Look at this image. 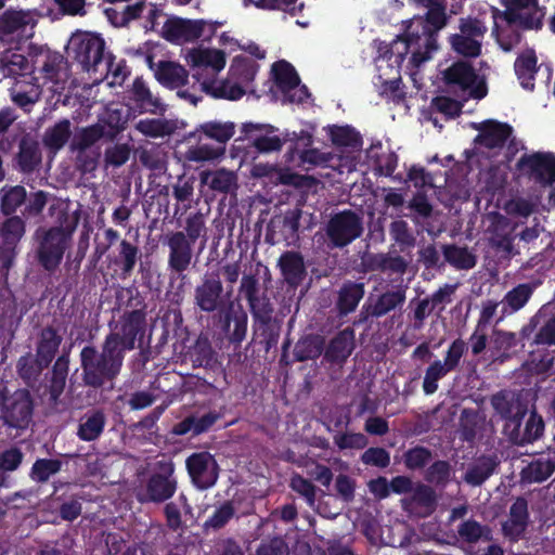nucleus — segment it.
<instances>
[{"label": "nucleus", "instance_id": "nucleus-43", "mask_svg": "<svg viewBox=\"0 0 555 555\" xmlns=\"http://www.w3.org/2000/svg\"><path fill=\"white\" fill-rule=\"evenodd\" d=\"M105 417L102 412H93L86 415L79 425L78 436L86 441H91L103 431Z\"/></svg>", "mask_w": 555, "mask_h": 555}, {"label": "nucleus", "instance_id": "nucleus-44", "mask_svg": "<svg viewBox=\"0 0 555 555\" xmlns=\"http://www.w3.org/2000/svg\"><path fill=\"white\" fill-rule=\"evenodd\" d=\"M241 292L245 295L255 314L267 315L269 309L267 304L261 302L257 297V280L253 275H244L241 281Z\"/></svg>", "mask_w": 555, "mask_h": 555}, {"label": "nucleus", "instance_id": "nucleus-52", "mask_svg": "<svg viewBox=\"0 0 555 555\" xmlns=\"http://www.w3.org/2000/svg\"><path fill=\"white\" fill-rule=\"evenodd\" d=\"M330 135L332 142L338 146H350L359 147L361 145V139L358 132L352 128L333 126L330 128Z\"/></svg>", "mask_w": 555, "mask_h": 555}, {"label": "nucleus", "instance_id": "nucleus-29", "mask_svg": "<svg viewBox=\"0 0 555 555\" xmlns=\"http://www.w3.org/2000/svg\"><path fill=\"white\" fill-rule=\"evenodd\" d=\"M534 285L531 283H522L508 291L501 301L502 318L519 311L526 306L532 296Z\"/></svg>", "mask_w": 555, "mask_h": 555}, {"label": "nucleus", "instance_id": "nucleus-34", "mask_svg": "<svg viewBox=\"0 0 555 555\" xmlns=\"http://www.w3.org/2000/svg\"><path fill=\"white\" fill-rule=\"evenodd\" d=\"M555 470V457H540L529 463L521 470V479L526 482H542Z\"/></svg>", "mask_w": 555, "mask_h": 555}, {"label": "nucleus", "instance_id": "nucleus-10", "mask_svg": "<svg viewBox=\"0 0 555 555\" xmlns=\"http://www.w3.org/2000/svg\"><path fill=\"white\" fill-rule=\"evenodd\" d=\"M276 92L281 93L283 102L302 103L309 93L306 86L300 85L299 77L294 67L280 61L272 66Z\"/></svg>", "mask_w": 555, "mask_h": 555}, {"label": "nucleus", "instance_id": "nucleus-26", "mask_svg": "<svg viewBox=\"0 0 555 555\" xmlns=\"http://www.w3.org/2000/svg\"><path fill=\"white\" fill-rule=\"evenodd\" d=\"M539 325L534 337L538 345H555V315L546 317L543 311H539L530 321L528 326L521 330V336L528 337L533 328Z\"/></svg>", "mask_w": 555, "mask_h": 555}, {"label": "nucleus", "instance_id": "nucleus-6", "mask_svg": "<svg viewBox=\"0 0 555 555\" xmlns=\"http://www.w3.org/2000/svg\"><path fill=\"white\" fill-rule=\"evenodd\" d=\"M74 227H55L41 231L37 255L46 270L52 271L59 267L65 250L69 247Z\"/></svg>", "mask_w": 555, "mask_h": 555}, {"label": "nucleus", "instance_id": "nucleus-11", "mask_svg": "<svg viewBox=\"0 0 555 555\" xmlns=\"http://www.w3.org/2000/svg\"><path fill=\"white\" fill-rule=\"evenodd\" d=\"M448 85L459 88L468 96L482 99L487 94L485 79L465 62H457L444 70Z\"/></svg>", "mask_w": 555, "mask_h": 555}, {"label": "nucleus", "instance_id": "nucleus-4", "mask_svg": "<svg viewBox=\"0 0 555 555\" xmlns=\"http://www.w3.org/2000/svg\"><path fill=\"white\" fill-rule=\"evenodd\" d=\"M145 315L139 310L125 313L114 325L105 340L125 357V352L135 348V341L141 340L145 332Z\"/></svg>", "mask_w": 555, "mask_h": 555}, {"label": "nucleus", "instance_id": "nucleus-22", "mask_svg": "<svg viewBox=\"0 0 555 555\" xmlns=\"http://www.w3.org/2000/svg\"><path fill=\"white\" fill-rule=\"evenodd\" d=\"M197 77L199 78L202 90L217 99L235 101L248 92L246 89H244L243 85H240L229 76L224 80H218L217 77L212 80H209L202 74H198Z\"/></svg>", "mask_w": 555, "mask_h": 555}, {"label": "nucleus", "instance_id": "nucleus-18", "mask_svg": "<svg viewBox=\"0 0 555 555\" xmlns=\"http://www.w3.org/2000/svg\"><path fill=\"white\" fill-rule=\"evenodd\" d=\"M41 87L37 83V78L23 76L17 79L10 88L12 102L25 112H30L33 106L41 98Z\"/></svg>", "mask_w": 555, "mask_h": 555}, {"label": "nucleus", "instance_id": "nucleus-40", "mask_svg": "<svg viewBox=\"0 0 555 555\" xmlns=\"http://www.w3.org/2000/svg\"><path fill=\"white\" fill-rule=\"evenodd\" d=\"M26 201V190L22 185L0 189V208L5 215L14 212Z\"/></svg>", "mask_w": 555, "mask_h": 555}, {"label": "nucleus", "instance_id": "nucleus-7", "mask_svg": "<svg viewBox=\"0 0 555 555\" xmlns=\"http://www.w3.org/2000/svg\"><path fill=\"white\" fill-rule=\"evenodd\" d=\"M185 61L193 69V78L199 83L198 74L209 80L218 77L227 64V55L220 49L197 47L188 50Z\"/></svg>", "mask_w": 555, "mask_h": 555}, {"label": "nucleus", "instance_id": "nucleus-3", "mask_svg": "<svg viewBox=\"0 0 555 555\" xmlns=\"http://www.w3.org/2000/svg\"><path fill=\"white\" fill-rule=\"evenodd\" d=\"M501 3L506 8L505 12L495 8L491 9L495 35H499L505 25L515 24L526 28L540 27L543 13L538 7L537 0H501Z\"/></svg>", "mask_w": 555, "mask_h": 555}, {"label": "nucleus", "instance_id": "nucleus-27", "mask_svg": "<svg viewBox=\"0 0 555 555\" xmlns=\"http://www.w3.org/2000/svg\"><path fill=\"white\" fill-rule=\"evenodd\" d=\"M353 348V332L344 330L330 341L324 358L330 362L341 363L351 354Z\"/></svg>", "mask_w": 555, "mask_h": 555}, {"label": "nucleus", "instance_id": "nucleus-16", "mask_svg": "<svg viewBox=\"0 0 555 555\" xmlns=\"http://www.w3.org/2000/svg\"><path fill=\"white\" fill-rule=\"evenodd\" d=\"M242 131L245 139L251 141L259 152L268 153L282 147V140L270 125L245 122L242 126Z\"/></svg>", "mask_w": 555, "mask_h": 555}, {"label": "nucleus", "instance_id": "nucleus-17", "mask_svg": "<svg viewBox=\"0 0 555 555\" xmlns=\"http://www.w3.org/2000/svg\"><path fill=\"white\" fill-rule=\"evenodd\" d=\"M41 79L44 85H50V90L54 93H61L65 90L69 78V67L67 62L61 55L49 56L40 70Z\"/></svg>", "mask_w": 555, "mask_h": 555}, {"label": "nucleus", "instance_id": "nucleus-63", "mask_svg": "<svg viewBox=\"0 0 555 555\" xmlns=\"http://www.w3.org/2000/svg\"><path fill=\"white\" fill-rule=\"evenodd\" d=\"M390 235L402 246H413L415 243L414 236L409 232L408 223L403 220H397L390 224Z\"/></svg>", "mask_w": 555, "mask_h": 555}, {"label": "nucleus", "instance_id": "nucleus-30", "mask_svg": "<svg viewBox=\"0 0 555 555\" xmlns=\"http://www.w3.org/2000/svg\"><path fill=\"white\" fill-rule=\"evenodd\" d=\"M4 406L5 420L11 426L23 427L28 423L31 408L26 395L18 393L13 400L5 401Z\"/></svg>", "mask_w": 555, "mask_h": 555}, {"label": "nucleus", "instance_id": "nucleus-57", "mask_svg": "<svg viewBox=\"0 0 555 555\" xmlns=\"http://www.w3.org/2000/svg\"><path fill=\"white\" fill-rule=\"evenodd\" d=\"M60 469L61 462L57 460H38L31 468V478L38 482H44Z\"/></svg>", "mask_w": 555, "mask_h": 555}, {"label": "nucleus", "instance_id": "nucleus-24", "mask_svg": "<svg viewBox=\"0 0 555 555\" xmlns=\"http://www.w3.org/2000/svg\"><path fill=\"white\" fill-rule=\"evenodd\" d=\"M479 129L480 133L475 140L478 150L502 147L512 132L509 126L495 121H487Z\"/></svg>", "mask_w": 555, "mask_h": 555}, {"label": "nucleus", "instance_id": "nucleus-37", "mask_svg": "<svg viewBox=\"0 0 555 555\" xmlns=\"http://www.w3.org/2000/svg\"><path fill=\"white\" fill-rule=\"evenodd\" d=\"M135 129L146 137L163 138L172 134L177 129V124L168 119L146 118L137 122Z\"/></svg>", "mask_w": 555, "mask_h": 555}, {"label": "nucleus", "instance_id": "nucleus-20", "mask_svg": "<svg viewBox=\"0 0 555 555\" xmlns=\"http://www.w3.org/2000/svg\"><path fill=\"white\" fill-rule=\"evenodd\" d=\"M519 165L538 181L555 182V157L552 154L535 153L522 156Z\"/></svg>", "mask_w": 555, "mask_h": 555}, {"label": "nucleus", "instance_id": "nucleus-28", "mask_svg": "<svg viewBox=\"0 0 555 555\" xmlns=\"http://www.w3.org/2000/svg\"><path fill=\"white\" fill-rule=\"evenodd\" d=\"M528 505L526 500L517 499L509 509V517L503 525V530L513 540L518 539L526 530Z\"/></svg>", "mask_w": 555, "mask_h": 555}, {"label": "nucleus", "instance_id": "nucleus-45", "mask_svg": "<svg viewBox=\"0 0 555 555\" xmlns=\"http://www.w3.org/2000/svg\"><path fill=\"white\" fill-rule=\"evenodd\" d=\"M29 69L28 60L21 53L5 51L1 57V70L4 76H24Z\"/></svg>", "mask_w": 555, "mask_h": 555}, {"label": "nucleus", "instance_id": "nucleus-12", "mask_svg": "<svg viewBox=\"0 0 555 555\" xmlns=\"http://www.w3.org/2000/svg\"><path fill=\"white\" fill-rule=\"evenodd\" d=\"M186 468L193 483L198 489L212 487L218 479V465L208 452L194 453L186 460Z\"/></svg>", "mask_w": 555, "mask_h": 555}, {"label": "nucleus", "instance_id": "nucleus-2", "mask_svg": "<svg viewBox=\"0 0 555 555\" xmlns=\"http://www.w3.org/2000/svg\"><path fill=\"white\" fill-rule=\"evenodd\" d=\"M124 359L121 352L106 341L103 343L101 352L93 347H85L80 352L83 383L95 388L103 386L105 380L119 374Z\"/></svg>", "mask_w": 555, "mask_h": 555}, {"label": "nucleus", "instance_id": "nucleus-15", "mask_svg": "<svg viewBox=\"0 0 555 555\" xmlns=\"http://www.w3.org/2000/svg\"><path fill=\"white\" fill-rule=\"evenodd\" d=\"M488 222L487 231L491 234L490 240L493 245L503 251L511 253L515 236L513 232L518 223L512 224L511 220L499 212H491L486 218Z\"/></svg>", "mask_w": 555, "mask_h": 555}, {"label": "nucleus", "instance_id": "nucleus-25", "mask_svg": "<svg viewBox=\"0 0 555 555\" xmlns=\"http://www.w3.org/2000/svg\"><path fill=\"white\" fill-rule=\"evenodd\" d=\"M130 100L134 103L140 114H157L165 109L159 98L154 95L146 83L140 78L133 81Z\"/></svg>", "mask_w": 555, "mask_h": 555}, {"label": "nucleus", "instance_id": "nucleus-61", "mask_svg": "<svg viewBox=\"0 0 555 555\" xmlns=\"http://www.w3.org/2000/svg\"><path fill=\"white\" fill-rule=\"evenodd\" d=\"M504 211L511 217H529L533 211V205L525 198H512L503 206Z\"/></svg>", "mask_w": 555, "mask_h": 555}, {"label": "nucleus", "instance_id": "nucleus-53", "mask_svg": "<svg viewBox=\"0 0 555 555\" xmlns=\"http://www.w3.org/2000/svg\"><path fill=\"white\" fill-rule=\"evenodd\" d=\"M449 372L450 371L448 367L440 360H437L430 364L426 370L423 380V389L425 393H434L438 389V380L446 376Z\"/></svg>", "mask_w": 555, "mask_h": 555}, {"label": "nucleus", "instance_id": "nucleus-32", "mask_svg": "<svg viewBox=\"0 0 555 555\" xmlns=\"http://www.w3.org/2000/svg\"><path fill=\"white\" fill-rule=\"evenodd\" d=\"M157 80L169 88L183 86L189 78L186 69L173 62H160L156 70Z\"/></svg>", "mask_w": 555, "mask_h": 555}, {"label": "nucleus", "instance_id": "nucleus-41", "mask_svg": "<svg viewBox=\"0 0 555 555\" xmlns=\"http://www.w3.org/2000/svg\"><path fill=\"white\" fill-rule=\"evenodd\" d=\"M96 73L105 74L109 87L121 86L128 75L124 62H115L114 56L108 53Z\"/></svg>", "mask_w": 555, "mask_h": 555}, {"label": "nucleus", "instance_id": "nucleus-1", "mask_svg": "<svg viewBox=\"0 0 555 555\" xmlns=\"http://www.w3.org/2000/svg\"><path fill=\"white\" fill-rule=\"evenodd\" d=\"M491 404L504 421L503 434L511 442L525 444L537 440L542 435L544 423L535 412H531L525 427H521V420L528 412V405L520 395L502 391L492 397Z\"/></svg>", "mask_w": 555, "mask_h": 555}, {"label": "nucleus", "instance_id": "nucleus-55", "mask_svg": "<svg viewBox=\"0 0 555 555\" xmlns=\"http://www.w3.org/2000/svg\"><path fill=\"white\" fill-rule=\"evenodd\" d=\"M405 299L404 291L397 289L393 292L385 293L379 297L377 302L373 308V313L375 315H384L388 313L390 310L395 309L397 306L401 305Z\"/></svg>", "mask_w": 555, "mask_h": 555}, {"label": "nucleus", "instance_id": "nucleus-38", "mask_svg": "<svg viewBox=\"0 0 555 555\" xmlns=\"http://www.w3.org/2000/svg\"><path fill=\"white\" fill-rule=\"evenodd\" d=\"M72 134V125L68 119H62L48 128L43 135V143L53 151L61 150Z\"/></svg>", "mask_w": 555, "mask_h": 555}, {"label": "nucleus", "instance_id": "nucleus-8", "mask_svg": "<svg viewBox=\"0 0 555 555\" xmlns=\"http://www.w3.org/2000/svg\"><path fill=\"white\" fill-rule=\"evenodd\" d=\"M363 232V222L359 215L345 210L334 215L327 223L326 234L333 247H345Z\"/></svg>", "mask_w": 555, "mask_h": 555}, {"label": "nucleus", "instance_id": "nucleus-50", "mask_svg": "<svg viewBox=\"0 0 555 555\" xmlns=\"http://www.w3.org/2000/svg\"><path fill=\"white\" fill-rule=\"evenodd\" d=\"M109 129L107 131V138L112 139L114 135L122 130L128 122V114L122 108L109 106L107 107L104 117L99 121Z\"/></svg>", "mask_w": 555, "mask_h": 555}, {"label": "nucleus", "instance_id": "nucleus-39", "mask_svg": "<svg viewBox=\"0 0 555 555\" xmlns=\"http://www.w3.org/2000/svg\"><path fill=\"white\" fill-rule=\"evenodd\" d=\"M107 137V131L102 122L79 129L73 139L74 149L83 151L94 145L100 139Z\"/></svg>", "mask_w": 555, "mask_h": 555}, {"label": "nucleus", "instance_id": "nucleus-60", "mask_svg": "<svg viewBox=\"0 0 555 555\" xmlns=\"http://www.w3.org/2000/svg\"><path fill=\"white\" fill-rule=\"evenodd\" d=\"M234 513L233 504L225 502L206 520L205 526L214 529L221 528L234 516Z\"/></svg>", "mask_w": 555, "mask_h": 555}, {"label": "nucleus", "instance_id": "nucleus-36", "mask_svg": "<svg viewBox=\"0 0 555 555\" xmlns=\"http://www.w3.org/2000/svg\"><path fill=\"white\" fill-rule=\"evenodd\" d=\"M515 72L525 89L532 90L537 73V56L532 50L524 52L515 62Z\"/></svg>", "mask_w": 555, "mask_h": 555}, {"label": "nucleus", "instance_id": "nucleus-21", "mask_svg": "<svg viewBox=\"0 0 555 555\" xmlns=\"http://www.w3.org/2000/svg\"><path fill=\"white\" fill-rule=\"evenodd\" d=\"M223 286L219 279H204L194 291L195 305L205 312L216 311L222 302Z\"/></svg>", "mask_w": 555, "mask_h": 555}, {"label": "nucleus", "instance_id": "nucleus-42", "mask_svg": "<svg viewBox=\"0 0 555 555\" xmlns=\"http://www.w3.org/2000/svg\"><path fill=\"white\" fill-rule=\"evenodd\" d=\"M496 462L492 457H480L465 474L464 480L472 486H480L493 473Z\"/></svg>", "mask_w": 555, "mask_h": 555}, {"label": "nucleus", "instance_id": "nucleus-13", "mask_svg": "<svg viewBox=\"0 0 555 555\" xmlns=\"http://www.w3.org/2000/svg\"><path fill=\"white\" fill-rule=\"evenodd\" d=\"M172 475V463H160L158 472L153 474L147 481L144 499L153 502H163L171 498L177 488V481Z\"/></svg>", "mask_w": 555, "mask_h": 555}, {"label": "nucleus", "instance_id": "nucleus-19", "mask_svg": "<svg viewBox=\"0 0 555 555\" xmlns=\"http://www.w3.org/2000/svg\"><path fill=\"white\" fill-rule=\"evenodd\" d=\"M36 23L37 15L33 11H7L0 16V36L3 39L20 38Z\"/></svg>", "mask_w": 555, "mask_h": 555}, {"label": "nucleus", "instance_id": "nucleus-48", "mask_svg": "<svg viewBox=\"0 0 555 555\" xmlns=\"http://www.w3.org/2000/svg\"><path fill=\"white\" fill-rule=\"evenodd\" d=\"M363 288L359 284H349L341 288L339 293L338 306L343 313L351 312L356 309L363 297Z\"/></svg>", "mask_w": 555, "mask_h": 555}, {"label": "nucleus", "instance_id": "nucleus-47", "mask_svg": "<svg viewBox=\"0 0 555 555\" xmlns=\"http://www.w3.org/2000/svg\"><path fill=\"white\" fill-rule=\"evenodd\" d=\"M323 339L321 336L311 335L300 339L295 347V356L299 361L318 358L323 350Z\"/></svg>", "mask_w": 555, "mask_h": 555}, {"label": "nucleus", "instance_id": "nucleus-49", "mask_svg": "<svg viewBox=\"0 0 555 555\" xmlns=\"http://www.w3.org/2000/svg\"><path fill=\"white\" fill-rule=\"evenodd\" d=\"M234 124L233 122H218L210 121L201 126V130L203 133L219 143H225L229 141L234 134Z\"/></svg>", "mask_w": 555, "mask_h": 555}, {"label": "nucleus", "instance_id": "nucleus-35", "mask_svg": "<svg viewBox=\"0 0 555 555\" xmlns=\"http://www.w3.org/2000/svg\"><path fill=\"white\" fill-rule=\"evenodd\" d=\"M61 338L55 331L46 328L41 333V339L37 350V362L41 369L47 367L57 351Z\"/></svg>", "mask_w": 555, "mask_h": 555}, {"label": "nucleus", "instance_id": "nucleus-31", "mask_svg": "<svg viewBox=\"0 0 555 555\" xmlns=\"http://www.w3.org/2000/svg\"><path fill=\"white\" fill-rule=\"evenodd\" d=\"M257 70L258 65L255 61L246 56L237 55L232 60L228 75L231 77V79H234L240 85H243L244 89L249 91V86L254 80Z\"/></svg>", "mask_w": 555, "mask_h": 555}, {"label": "nucleus", "instance_id": "nucleus-59", "mask_svg": "<svg viewBox=\"0 0 555 555\" xmlns=\"http://www.w3.org/2000/svg\"><path fill=\"white\" fill-rule=\"evenodd\" d=\"M256 5L268 10H284L296 15L305 8V3L298 0H258Z\"/></svg>", "mask_w": 555, "mask_h": 555}, {"label": "nucleus", "instance_id": "nucleus-64", "mask_svg": "<svg viewBox=\"0 0 555 555\" xmlns=\"http://www.w3.org/2000/svg\"><path fill=\"white\" fill-rule=\"evenodd\" d=\"M487 533L488 530L475 520L465 521L459 528L460 537L468 542H475L478 539L486 537Z\"/></svg>", "mask_w": 555, "mask_h": 555}, {"label": "nucleus", "instance_id": "nucleus-23", "mask_svg": "<svg viewBox=\"0 0 555 555\" xmlns=\"http://www.w3.org/2000/svg\"><path fill=\"white\" fill-rule=\"evenodd\" d=\"M192 243L183 232H176L168 238L169 266L177 272L188 269L192 259Z\"/></svg>", "mask_w": 555, "mask_h": 555}, {"label": "nucleus", "instance_id": "nucleus-51", "mask_svg": "<svg viewBox=\"0 0 555 555\" xmlns=\"http://www.w3.org/2000/svg\"><path fill=\"white\" fill-rule=\"evenodd\" d=\"M24 232V221L20 217H11L2 224L1 235L8 245V250H12L13 246L21 240Z\"/></svg>", "mask_w": 555, "mask_h": 555}, {"label": "nucleus", "instance_id": "nucleus-5", "mask_svg": "<svg viewBox=\"0 0 555 555\" xmlns=\"http://www.w3.org/2000/svg\"><path fill=\"white\" fill-rule=\"evenodd\" d=\"M105 42L96 34L78 31L68 41V51L87 72H98L105 60Z\"/></svg>", "mask_w": 555, "mask_h": 555}, {"label": "nucleus", "instance_id": "nucleus-56", "mask_svg": "<svg viewBox=\"0 0 555 555\" xmlns=\"http://www.w3.org/2000/svg\"><path fill=\"white\" fill-rule=\"evenodd\" d=\"M223 152V147H214L210 144L199 143L188 150L186 158L191 162H209L221 156Z\"/></svg>", "mask_w": 555, "mask_h": 555}, {"label": "nucleus", "instance_id": "nucleus-54", "mask_svg": "<svg viewBox=\"0 0 555 555\" xmlns=\"http://www.w3.org/2000/svg\"><path fill=\"white\" fill-rule=\"evenodd\" d=\"M444 257L448 262L460 269H470L476 263L475 257L463 247H447L444 249Z\"/></svg>", "mask_w": 555, "mask_h": 555}, {"label": "nucleus", "instance_id": "nucleus-14", "mask_svg": "<svg viewBox=\"0 0 555 555\" xmlns=\"http://www.w3.org/2000/svg\"><path fill=\"white\" fill-rule=\"evenodd\" d=\"M208 23L203 20L171 18L163 27L164 37L175 43L189 42L203 36Z\"/></svg>", "mask_w": 555, "mask_h": 555}, {"label": "nucleus", "instance_id": "nucleus-58", "mask_svg": "<svg viewBox=\"0 0 555 555\" xmlns=\"http://www.w3.org/2000/svg\"><path fill=\"white\" fill-rule=\"evenodd\" d=\"M334 442L341 450H360L367 446V438L361 433H344L336 435Z\"/></svg>", "mask_w": 555, "mask_h": 555}, {"label": "nucleus", "instance_id": "nucleus-9", "mask_svg": "<svg viewBox=\"0 0 555 555\" xmlns=\"http://www.w3.org/2000/svg\"><path fill=\"white\" fill-rule=\"evenodd\" d=\"M487 31L483 21L478 18H464L460 24V33L450 38L455 52L465 56H477L481 50L482 39Z\"/></svg>", "mask_w": 555, "mask_h": 555}, {"label": "nucleus", "instance_id": "nucleus-33", "mask_svg": "<svg viewBox=\"0 0 555 555\" xmlns=\"http://www.w3.org/2000/svg\"><path fill=\"white\" fill-rule=\"evenodd\" d=\"M279 264L283 276L291 285H298L305 275V266L302 258L293 251L281 256Z\"/></svg>", "mask_w": 555, "mask_h": 555}, {"label": "nucleus", "instance_id": "nucleus-46", "mask_svg": "<svg viewBox=\"0 0 555 555\" xmlns=\"http://www.w3.org/2000/svg\"><path fill=\"white\" fill-rule=\"evenodd\" d=\"M235 181L233 172L224 169L202 173V182L218 192H229L235 185Z\"/></svg>", "mask_w": 555, "mask_h": 555}, {"label": "nucleus", "instance_id": "nucleus-62", "mask_svg": "<svg viewBox=\"0 0 555 555\" xmlns=\"http://www.w3.org/2000/svg\"><path fill=\"white\" fill-rule=\"evenodd\" d=\"M361 460L366 465L384 468L389 465L390 455L383 448H370L362 454Z\"/></svg>", "mask_w": 555, "mask_h": 555}]
</instances>
